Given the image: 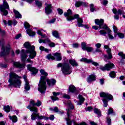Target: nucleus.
<instances>
[{"mask_svg":"<svg viewBox=\"0 0 125 125\" xmlns=\"http://www.w3.org/2000/svg\"><path fill=\"white\" fill-rule=\"evenodd\" d=\"M23 45L26 50L22 49L21 51V61L25 63H33L31 59H34L37 56V52L35 50L36 47L29 42H25Z\"/></svg>","mask_w":125,"mask_h":125,"instance_id":"obj_1","label":"nucleus"},{"mask_svg":"<svg viewBox=\"0 0 125 125\" xmlns=\"http://www.w3.org/2000/svg\"><path fill=\"white\" fill-rule=\"evenodd\" d=\"M42 105V102L38 100L37 103H35L34 100H31L30 101V105L27 106V109H29L31 112H33V114L31 116L32 121H35L36 119L38 118L39 120H44L47 121L49 120V118L44 116H40V113H38L39 109L38 108L35 107H40Z\"/></svg>","mask_w":125,"mask_h":125,"instance_id":"obj_2","label":"nucleus"},{"mask_svg":"<svg viewBox=\"0 0 125 125\" xmlns=\"http://www.w3.org/2000/svg\"><path fill=\"white\" fill-rule=\"evenodd\" d=\"M40 73L42 76L40 78L39 83L38 84V91H40L42 94L45 93V90H46V77L48 76L47 72L43 69L40 70Z\"/></svg>","mask_w":125,"mask_h":125,"instance_id":"obj_3","label":"nucleus"},{"mask_svg":"<svg viewBox=\"0 0 125 125\" xmlns=\"http://www.w3.org/2000/svg\"><path fill=\"white\" fill-rule=\"evenodd\" d=\"M21 77L18 76L14 72H11L9 74V78L8 83H9V86H13L14 87L20 88L21 86Z\"/></svg>","mask_w":125,"mask_h":125,"instance_id":"obj_4","label":"nucleus"},{"mask_svg":"<svg viewBox=\"0 0 125 125\" xmlns=\"http://www.w3.org/2000/svg\"><path fill=\"white\" fill-rule=\"evenodd\" d=\"M72 14H73L72 10L68 9L66 12L63 14V15H64L66 20L69 21L75 20V19H77L78 27H84V25L83 24V19L79 18V16L78 14L74 15V16H72Z\"/></svg>","mask_w":125,"mask_h":125,"instance_id":"obj_5","label":"nucleus"},{"mask_svg":"<svg viewBox=\"0 0 125 125\" xmlns=\"http://www.w3.org/2000/svg\"><path fill=\"white\" fill-rule=\"evenodd\" d=\"M95 23L96 25H98L99 26V28L100 29H104L106 30L107 32V35L109 39V40H114V37L113 35H112V31L110 30V28L107 24H104V20L101 19H96L95 20Z\"/></svg>","mask_w":125,"mask_h":125,"instance_id":"obj_6","label":"nucleus"},{"mask_svg":"<svg viewBox=\"0 0 125 125\" xmlns=\"http://www.w3.org/2000/svg\"><path fill=\"white\" fill-rule=\"evenodd\" d=\"M100 97H103L102 101L104 103V107H107L108 106V101L113 100L114 98L113 96L109 93L101 92L100 93Z\"/></svg>","mask_w":125,"mask_h":125,"instance_id":"obj_7","label":"nucleus"},{"mask_svg":"<svg viewBox=\"0 0 125 125\" xmlns=\"http://www.w3.org/2000/svg\"><path fill=\"white\" fill-rule=\"evenodd\" d=\"M0 44H1L2 48L1 52L0 53V56H4L5 55H7L9 54V51H10V45L7 44V45H3L4 44V40L1 39L0 40Z\"/></svg>","mask_w":125,"mask_h":125,"instance_id":"obj_8","label":"nucleus"},{"mask_svg":"<svg viewBox=\"0 0 125 125\" xmlns=\"http://www.w3.org/2000/svg\"><path fill=\"white\" fill-rule=\"evenodd\" d=\"M57 67L58 68L62 67V71L64 75H70L72 73V68L69 63H64L62 65V63H60L58 64Z\"/></svg>","mask_w":125,"mask_h":125,"instance_id":"obj_9","label":"nucleus"},{"mask_svg":"<svg viewBox=\"0 0 125 125\" xmlns=\"http://www.w3.org/2000/svg\"><path fill=\"white\" fill-rule=\"evenodd\" d=\"M0 14L1 15L6 16L8 14V10H9V5L5 0L3 1V4L0 6Z\"/></svg>","mask_w":125,"mask_h":125,"instance_id":"obj_10","label":"nucleus"},{"mask_svg":"<svg viewBox=\"0 0 125 125\" xmlns=\"http://www.w3.org/2000/svg\"><path fill=\"white\" fill-rule=\"evenodd\" d=\"M24 27L25 28V30H26L27 34L30 36V37H35L36 36V33L32 29H30V27H31V25L28 23V22H25L24 24Z\"/></svg>","mask_w":125,"mask_h":125,"instance_id":"obj_11","label":"nucleus"},{"mask_svg":"<svg viewBox=\"0 0 125 125\" xmlns=\"http://www.w3.org/2000/svg\"><path fill=\"white\" fill-rule=\"evenodd\" d=\"M115 67V65L113 63L109 62V63H107L104 65V66H100V69L102 71H110L111 69H113Z\"/></svg>","mask_w":125,"mask_h":125,"instance_id":"obj_12","label":"nucleus"},{"mask_svg":"<svg viewBox=\"0 0 125 125\" xmlns=\"http://www.w3.org/2000/svg\"><path fill=\"white\" fill-rule=\"evenodd\" d=\"M104 48L106 49V52L108 55V56L107 55H104V57L105 58V59H108L111 60L112 58H113V55H112V53L111 52V48L109 47V46L107 45H104Z\"/></svg>","mask_w":125,"mask_h":125,"instance_id":"obj_13","label":"nucleus"},{"mask_svg":"<svg viewBox=\"0 0 125 125\" xmlns=\"http://www.w3.org/2000/svg\"><path fill=\"white\" fill-rule=\"evenodd\" d=\"M81 62H85V63H91L94 66H98L99 64L98 62H93V61L90 59H87L86 58H83L80 60Z\"/></svg>","mask_w":125,"mask_h":125,"instance_id":"obj_14","label":"nucleus"},{"mask_svg":"<svg viewBox=\"0 0 125 125\" xmlns=\"http://www.w3.org/2000/svg\"><path fill=\"white\" fill-rule=\"evenodd\" d=\"M13 65L14 67H16V68H19V69H24L25 67H26V64L25 63H21L17 62H14Z\"/></svg>","mask_w":125,"mask_h":125,"instance_id":"obj_15","label":"nucleus"},{"mask_svg":"<svg viewBox=\"0 0 125 125\" xmlns=\"http://www.w3.org/2000/svg\"><path fill=\"white\" fill-rule=\"evenodd\" d=\"M52 12V6L51 4H46L45 7V13L48 15Z\"/></svg>","mask_w":125,"mask_h":125,"instance_id":"obj_16","label":"nucleus"},{"mask_svg":"<svg viewBox=\"0 0 125 125\" xmlns=\"http://www.w3.org/2000/svg\"><path fill=\"white\" fill-rule=\"evenodd\" d=\"M23 79L25 83L24 84L25 91H28V90H30V84L29 83V81H28V80H27V77L26 76H23Z\"/></svg>","mask_w":125,"mask_h":125,"instance_id":"obj_17","label":"nucleus"},{"mask_svg":"<svg viewBox=\"0 0 125 125\" xmlns=\"http://www.w3.org/2000/svg\"><path fill=\"white\" fill-rule=\"evenodd\" d=\"M27 69L29 70V71H30V72H32V75H36L37 73H38V70L37 69V68L35 67H32V65L28 64L27 65Z\"/></svg>","mask_w":125,"mask_h":125,"instance_id":"obj_18","label":"nucleus"},{"mask_svg":"<svg viewBox=\"0 0 125 125\" xmlns=\"http://www.w3.org/2000/svg\"><path fill=\"white\" fill-rule=\"evenodd\" d=\"M48 85L49 87L53 86L56 83V80L54 79H46Z\"/></svg>","mask_w":125,"mask_h":125,"instance_id":"obj_19","label":"nucleus"},{"mask_svg":"<svg viewBox=\"0 0 125 125\" xmlns=\"http://www.w3.org/2000/svg\"><path fill=\"white\" fill-rule=\"evenodd\" d=\"M71 113H72V111H71L70 109H68L67 110L68 118L66 119L67 125H72V121H71V120H70V115H71Z\"/></svg>","mask_w":125,"mask_h":125,"instance_id":"obj_20","label":"nucleus"},{"mask_svg":"<svg viewBox=\"0 0 125 125\" xmlns=\"http://www.w3.org/2000/svg\"><path fill=\"white\" fill-rule=\"evenodd\" d=\"M53 95L54 96L51 97V98L52 100V101H56L57 100H58V97H57V95H60V92H53Z\"/></svg>","mask_w":125,"mask_h":125,"instance_id":"obj_21","label":"nucleus"},{"mask_svg":"<svg viewBox=\"0 0 125 125\" xmlns=\"http://www.w3.org/2000/svg\"><path fill=\"white\" fill-rule=\"evenodd\" d=\"M81 5H83V6H86V3L81 1H76L75 6H76V7H80Z\"/></svg>","mask_w":125,"mask_h":125,"instance_id":"obj_22","label":"nucleus"},{"mask_svg":"<svg viewBox=\"0 0 125 125\" xmlns=\"http://www.w3.org/2000/svg\"><path fill=\"white\" fill-rule=\"evenodd\" d=\"M69 63L71 64V66L72 67H78L79 66V64H78V62L76 61V60L74 59H70L69 60Z\"/></svg>","mask_w":125,"mask_h":125,"instance_id":"obj_23","label":"nucleus"},{"mask_svg":"<svg viewBox=\"0 0 125 125\" xmlns=\"http://www.w3.org/2000/svg\"><path fill=\"white\" fill-rule=\"evenodd\" d=\"M96 77L94 76V75H89V77L87 78V83H91V82H93L95 81Z\"/></svg>","mask_w":125,"mask_h":125,"instance_id":"obj_24","label":"nucleus"},{"mask_svg":"<svg viewBox=\"0 0 125 125\" xmlns=\"http://www.w3.org/2000/svg\"><path fill=\"white\" fill-rule=\"evenodd\" d=\"M78 98L80 100L79 102H77V105H82L83 102H84V98L82 96V95H79Z\"/></svg>","mask_w":125,"mask_h":125,"instance_id":"obj_25","label":"nucleus"},{"mask_svg":"<svg viewBox=\"0 0 125 125\" xmlns=\"http://www.w3.org/2000/svg\"><path fill=\"white\" fill-rule=\"evenodd\" d=\"M54 56L56 57L57 61H61V60H62V57L61 56V54L59 53H55Z\"/></svg>","mask_w":125,"mask_h":125,"instance_id":"obj_26","label":"nucleus"},{"mask_svg":"<svg viewBox=\"0 0 125 125\" xmlns=\"http://www.w3.org/2000/svg\"><path fill=\"white\" fill-rule=\"evenodd\" d=\"M112 11L114 14H119L120 15H122V14H124L125 12L124 11L122 10H118V11L116 9H113L112 10Z\"/></svg>","mask_w":125,"mask_h":125,"instance_id":"obj_27","label":"nucleus"},{"mask_svg":"<svg viewBox=\"0 0 125 125\" xmlns=\"http://www.w3.org/2000/svg\"><path fill=\"white\" fill-rule=\"evenodd\" d=\"M13 12L15 14V16L16 18H22V16L20 13H19V12H18L17 10L15 9H13Z\"/></svg>","mask_w":125,"mask_h":125,"instance_id":"obj_28","label":"nucleus"},{"mask_svg":"<svg viewBox=\"0 0 125 125\" xmlns=\"http://www.w3.org/2000/svg\"><path fill=\"white\" fill-rule=\"evenodd\" d=\"M52 34L53 37L56 38V39H60V36H59V33L58 31L55 30L52 31Z\"/></svg>","mask_w":125,"mask_h":125,"instance_id":"obj_29","label":"nucleus"},{"mask_svg":"<svg viewBox=\"0 0 125 125\" xmlns=\"http://www.w3.org/2000/svg\"><path fill=\"white\" fill-rule=\"evenodd\" d=\"M76 91V87H75L74 85H70L69 87L68 93H70V92L74 93Z\"/></svg>","mask_w":125,"mask_h":125,"instance_id":"obj_30","label":"nucleus"},{"mask_svg":"<svg viewBox=\"0 0 125 125\" xmlns=\"http://www.w3.org/2000/svg\"><path fill=\"white\" fill-rule=\"evenodd\" d=\"M39 43H42V42L43 43H46L47 42L48 43H49V42H50V40H49V39H47L45 40L39 39Z\"/></svg>","mask_w":125,"mask_h":125,"instance_id":"obj_31","label":"nucleus"},{"mask_svg":"<svg viewBox=\"0 0 125 125\" xmlns=\"http://www.w3.org/2000/svg\"><path fill=\"white\" fill-rule=\"evenodd\" d=\"M107 32H108L107 30L105 29H102L99 31L100 35H101V36H104L105 37L106 35H107Z\"/></svg>","mask_w":125,"mask_h":125,"instance_id":"obj_32","label":"nucleus"},{"mask_svg":"<svg viewBox=\"0 0 125 125\" xmlns=\"http://www.w3.org/2000/svg\"><path fill=\"white\" fill-rule=\"evenodd\" d=\"M94 113L95 114H97V115H98V117H101V111H100L98 108H94Z\"/></svg>","mask_w":125,"mask_h":125,"instance_id":"obj_33","label":"nucleus"},{"mask_svg":"<svg viewBox=\"0 0 125 125\" xmlns=\"http://www.w3.org/2000/svg\"><path fill=\"white\" fill-rule=\"evenodd\" d=\"M17 24V21L14 20V21H8V24L9 26H11V25H14L15 26Z\"/></svg>","mask_w":125,"mask_h":125,"instance_id":"obj_34","label":"nucleus"},{"mask_svg":"<svg viewBox=\"0 0 125 125\" xmlns=\"http://www.w3.org/2000/svg\"><path fill=\"white\" fill-rule=\"evenodd\" d=\"M9 118L10 120L12 121L13 123H16L17 122V117H16L15 115H14L12 117L9 116Z\"/></svg>","mask_w":125,"mask_h":125,"instance_id":"obj_35","label":"nucleus"},{"mask_svg":"<svg viewBox=\"0 0 125 125\" xmlns=\"http://www.w3.org/2000/svg\"><path fill=\"white\" fill-rule=\"evenodd\" d=\"M81 47L83 50H85L86 48L87 47V46H86V43L85 42H82L81 43Z\"/></svg>","mask_w":125,"mask_h":125,"instance_id":"obj_36","label":"nucleus"},{"mask_svg":"<svg viewBox=\"0 0 125 125\" xmlns=\"http://www.w3.org/2000/svg\"><path fill=\"white\" fill-rule=\"evenodd\" d=\"M42 29L38 30L37 34L38 35H39V36H41L42 38H45L46 36L45 35L42 34Z\"/></svg>","mask_w":125,"mask_h":125,"instance_id":"obj_37","label":"nucleus"},{"mask_svg":"<svg viewBox=\"0 0 125 125\" xmlns=\"http://www.w3.org/2000/svg\"><path fill=\"white\" fill-rule=\"evenodd\" d=\"M47 59H48V60H50L51 59L52 60H54L55 59V58L51 55V54H49L46 56Z\"/></svg>","mask_w":125,"mask_h":125,"instance_id":"obj_38","label":"nucleus"},{"mask_svg":"<svg viewBox=\"0 0 125 125\" xmlns=\"http://www.w3.org/2000/svg\"><path fill=\"white\" fill-rule=\"evenodd\" d=\"M119 56L121 57L122 59H125V54L123 52H119L118 53Z\"/></svg>","mask_w":125,"mask_h":125,"instance_id":"obj_39","label":"nucleus"},{"mask_svg":"<svg viewBox=\"0 0 125 125\" xmlns=\"http://www.w3.org/2000/svg\"><path fill=\"white\" fill-rule=\"evenodd\" d=\"M85 50H86L87 52H91L93 50V48L90 46H87Z\"/></svg>","mask_w":125,"mask_h":125,"instance_id":"obj_40","label":"nucleus"},{"mask_svg":"<svg viewBox=\"0 0 125 125\" xmlns=\"http://www.w3.org/2000/svg\"><path fill=\"white\" fill-rule=\"evenodd\" d=\"M39 48L40 50H41V51H45V52H48V49L47 48H45L44 47L42 46H41Z\"/></svg>","mask_w":125,"mask_h":125,"instance_id":"obj_41","label":"nucleus"},{"mask_svg":"<svg viewBox=\"0 0 125 125\" xmlns=\"http://www.w3.org/2000/svg\"><path fill=\"white\" fill-rule=\"evenodd\" d=\"M4 110L5 112L8 113L10 111V107L9 105H7L4 107Z\"/></svg>","mask_w":125,"mask_h":125,"instance_id":"obj_42","label":"nucleus"},{"mask_svg":"<svg viewBox=\"0 0 125 125\" xmlns=\"http://www.w3.org/2000/svg\"><path fill=\"white\" fill-rule=\"evenodd\" d=\"M67 105L68 106H69V107H70V108H71L72 110L74 109V105L73 104H72V103L70 101H68L67 102Z\"/></svg>","mask_w":125,"mask_h":125,"instance_id":"obj_43","label":"nucleus"},{"mask_svg":"<svg viewBox=\"0 0 125 125\" xmlns=\"http://www.w3.org/2000/svg\"><path fill=\"white\" fill-rule=\"evenodd\" d=\"M109 76L110 78H112V79H114V78H116V73H115V72L112 71L110 72V73L109 74Z\"/></svg>","mask_w":125,"mask_h":125,"instance_id":"obj_44","label":"nucleus"},{"mask_svg":"<svg viewBox=\"0 0 125 125\" xmlns=\"http://www.w3.org/2000/svg\"><path fill=\"white\" fill-rule=\"evenodd\" d=\"M119 37V38H120V39H124V38H125V34H123V33H118L117 34Z\"/></svg>","mask_w":125,"mask_h":125,"instance_id":"obj_45","label":"nucleus"},{"mask_svg":"<svg viewBox=\"0 0 125 125\" xmlns=\"http://www.w3.org/2000/svg\"><path fill=\"white\" fill-rule=\"evenodd\" d=\"M35 2H36V5H38V6L39 7H40V6H42V2L39 1V0H36L35 1Z\"/></svg>","mask_w":125,"mask_h":125,"instance_id":"obj_46","label":"nucleus"},{"mask_svg":"<svg viewBox=\"0 0 125 125\" xmlns=\"http://www.w3.org/2000/svg\"><path fill=\"white\" fill-rule=\"evenodd\" d=\"M50 110H51V111H54L56 113H58V112H59L58 110V107L56 106L54 108H50Z\"/></svg>","mask_w":125,"mask_h":125,"instance_id":"obj_47","label":"nucleus"},{"mask_svg":"<svg viewBox=\"0 0 125 125\" xmlns=\"http://www.w3.org/2000/svg\"><path fill=\"white\" fill-rule=\"evenodd\" d=\"M48 45L50 47H55V43L53 42H50L48 43Z\"/></svg>","mask_w":125,"mask_h":125,"instance_id":"obj_48","label":"nucleus"},{"mask_svg":"<svg viewBox=\"0 0 125 125\" xmlns=\"http://www.w3.org/2000/svg\"><path fill=\"white\" fill-rule=\"evenodd\" d=\"M94 6V5L93 4H90V11L91 12H93L95 10V9L93 7Z\"/></svg>","mask_w":125,"mask_h":125,"instance_id":"obj_49","label":"nucleus"},{"mask_svg":"<svg viewBox=\"0 0 125 125\" xmlns=\"http://www.w3.org/2000/svg\"><path fill=\"white\" fill-rule=\"evenodd\" d=\"M57 11H58L59 14H60V15H62V14H63V10H62L60 8H58V9H57Z\"/></svg>","mask_w":125,"mask_h":125,"instance_id":"obj_50","label":"nucleus"},{"mask_svg":"<svg viewBox=\"0 0 125 125\" xmlns=\"http://www.w3.org/2000/svg\"><path fill=\"white\" fill-rule=\"evenodd\" d=\"M113 108H110L108 109L107 114H108V115H111V114H113Z\"/></svg>","mask_w":125,"mask_h":125,"instance_id":"obj_51","label":"nucleus"},{"mask_svg":"<svg viewBox=\"0 0 125 125\" xmlns=\"http://www.w3.org/2000/svg\"><path fill=\"white\" fill-rule=\"evenodd\" d=\"M63 98H66V99H70V96H69V95H67L66 94H63Z\"/></svg>","mask_w":125,"mask_h":125,"instance_id":"obj_52","label":"nucleus"},{"mask_svg":"<svg viewBox=\"0 0 125 125\" xmlns=\"http://www.w3.org/2000/svg\"><path fill=\"white\" fill-rule=\"evenodd\" d=\"M93 110V108L91 106H88L87 108H86V111L90 112V111H92Z\"/></svg>","mask_w":125,"mask_h":125,"instance_id":"obj_53","label":"nucleus"},{"mask_svg":"<svg viewBox=\"0 0 125 125\" xmlns=\"http://www.w3.org/2000/svg\"><path fill=\"white\" fill-rule=\"evenodd\" d=\"M113 31L114 32V33H118V28H117V27L116 26L113 25Z\"/></svg>","mask_w":125,"mask_h":125,"instance_id":"obj_54","label":"nucleus"},{"mask_svg":"<svg viewBox=\"0 0 125 125\" xmlns=\"http://www.w3.org/2000/svg\"><path fill=\"white\" fill-rule=\"evenodd\" d=\"M106 120H107L106 122L108 124V125H111V118L107 117Z\"/></svg>","mask_w":125,"mask_h":125,"instance_id":"obj_55","label":"nucleus"},{"mask_svg":"<svg viewBox=\"0 0 125 125\" xmlns=\"http://www.w3.org/2000/svg\"><path fill=\"white\" fill-rule=\"evenodd\" d=\"M55 21H56V19H53L52 20H51L49 21V23H50V24H53V23H54V22H55Z\"/></svg>","mask_w":125,"mask_h":125,"instance_id":"obj_56","label":"nucleus"},{"mask_svg":"<svg viewBox=\"0 0 125 125\" xmlns=\"http://www.w3.org/2000/svg\"><path fill=\"white\" fill-rule=\"evenodd\" d=\"M72 46L74 48H78V47H79V44L77 43H74L72 44Z\"/></svg>","mask_w":125,"mask_h":125,"instance_id":"obj_57","label":"nucleus"},{"mask_svg":"<svg viewBox=\"0 0 125 125\" xmlns=\"http://www.w3.org/2000/svg\"><path fill=\"white\" fill-rule=\"evenodd\" d=\"M95 46L97 48H100V47H101V43H98L95 44Z\"/></svg>","mask_w":125,"mask_h":125,"instance_id":"obj_58","label":"nucleus"},{"mask_svg":"<svg viewBox=\"0 0 125 125\" xmlns=\"http://www.w3.org/2000/svg\"><path fill=\"white\" fill-rule=\"evenodd\" d=\"M0 34H1V35H2L5 34V31H4V30H2L1 28H0Z\"/></svg>","mask_w":125,"mask_h":125,"instance_id":"obj_59","label":"nucleus"},{"mask_svg":"<svg viewBox=\"0 0 125 125\" xmlns=\"http://www.w3.org/2000/svg\"><path fill=\"white\" fill-rule=\"evenodd\" d=\"M49 120H50L51 121H54V115H51L49 117Z\"/></svg>","mask_w":125,"mask_h":125,"instance_id":"obj_60","label":"nucleus"},{"mask_svg":"<svg viewBox=\"0 0 125 125\" xmlns=\"http://www.w3.org/2000/svg\"><path fill=\"white\" fill-rule=\"evenodd\" d=\"M25 0L26 2H28V3H32L33 1H35V0Z\"/></svg>","mask_w":125,"mask_h":125,"instance_id":"obj_61","label":"nucleus"},{"mask_svg":"<svg viewBox=\"0 0 125 125\" xmlns=\"http://www.w3.org/2000/svg\"><path fill=\"white\" fill-rule=\"evenodd\" d=\"M108 4V1L105 0L103 1V5H105L106 6Z\"/></svg>","mask_w":125,"mask_h":125,"instance_id":"obj_62","label":"nucleus"},{"mask_svg":"<svg viewBox=\"0 0 125 125\" xmlns=\"http://www.w3.org/2000/svg\"><path fill=\"white\" fill-rule=\"evenodd\" d=\"M19 38H21V34L17 35L15 37V39H16V40H18V39H19Z\"/></svg>","mask_w":125,"mask_h":125,"instance_id":"obj_63","label":"nucleus"},{"mask_svg":"<svg viewBox=\"0 0 125 125\" xmlns=\"http://www.w3.org/2000/svg\"><path fill=\"white\" fill-rule=\"evenodd\" d=\"M0 125H5L4 121H0Z\"/></svg>","mask_w":125,"mask_h":125,"instance_id":"obj_64","label":"nucleus"}]
</instances>
